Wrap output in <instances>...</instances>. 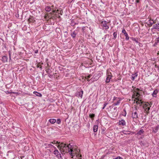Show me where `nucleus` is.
<instances>
[{
  "instance_id": "f03ea898",
  "label": "nucleus",
  "mask_w": 159,
  "mask_h": 159,
  "mask_svg": "<svg viewBox=\"0 0 159 159\" xmlns=\"http://www.w3.org/2000/svg\"><path fill=\"white\" fill-rule=\"evenodd\" d=\"M57 147L58 148H61L63 150V152H68V149L66 147V144L62 143L61 146L58 145L57 146Z\"/></svg>"
},
{
  "instance_id": "58836bf2",
  "label": "nucleus",
  "mask_w": 159,
  "mask_h": 159,
  "mask_svg": "<svg viewBox=\"0 0 159 159\" xmlns=\"http://www.w3.org/2000/svg\"><path fill=\"white\" fill-rule=\"evenodd\" d=\"M157 43H158L159 42V36L157 38Z\"/></svg>"
},
{
  "instance_id": "a18cd8bd",
  "label": "nucleus",
  "mask_w": 159,
  "mask_h": 159,
  "mask_svg": "<svg viewBox=\"0 0 159 159\" xmlns=\"http://www.w3.org/2000/svg\"><path fill=\"white\" fill-rule=\"evenodd\" d=\"M107 104H108V103H107V102H105L104 103V106H106Z\"/></svg>"
},
{
  "instance_id": "8fccbe9b",
  "label": "nucleus",
  "mask_w": 159,
  "mask_h": 159,
  "mask_svg": "<svg viewBox=\"0 0 159 159\" xmlns=\"http://www.w3.org/2000/svg\"><path fill=\"white\" fill-rule=\"evenodd\" d=\"M54 7V6L52 5V6H51V7H51V9H52Z\"/></svg>"
},
{
  "instance_id": "c756f323",
  "label": "nucleus",
  "mask_w": 159,
  "mask_h": 159,
  "mask_svg": "<svg viewBox=\"0 0 159 159\" xmlns=\"http://www.w3.org/2000/svg\"><path fill=\"white\" fill-rule=\"evenodd\" d=\"M61 120L60 119H58L57 120V121L56 120V123L58 124H61Z\"/></svg>"
},
{
  "instance_id": "13d9d810",
  "label": "nucleus",
  "mask_w": 159,
  "mask_h": 159,
  "mask_svg": "<svg viewBox=\"0 0 159 159\" xmlns=\"http://www.w3.org/2000/svg\"><path fill=\"white\" fill-rule=\"evenodd\" d=\"M9 58H10V59H11L10 55Z\"/></svg>"
},
{
  "instance_id": "20e7f679",
  "label": "nucleus",
  "mask_w": 159,
  "mask_h": 159,
  "mask_svg": "<svg viewBox=\"0 0 159 159\" xmlns=\"http://www.w3.org/2000/svg\"><path fill=\"white\" fill-rule=\"evenodd\" d=\"M108 22H107L106 21H102L101 22V26L103 29H105L106 30L108 29L109 28V26L107 25V24L108 23Z\"/></svg>"
},
{
  "instance_id": "4d7b16f0",
  "label": "nucleus",
  "mask_w": 159,
  "mask_h": 159,
  "mask_svg": "<svg viewBox=\"0 0 159 159\" xmlns=\"http://www.w3.org/2000/svg\"><path fill=\"white\" fill-rule=\"evenodd\" d=\"M58 18H61L60 16H58Z\"/></svg>"
},
{
  "instance_id": "412c9836",
  "label": "nucleus",
  "mask_w": 159,
  "mask_h": 159,
  "mask_svg": "<svg viewBox=\"0 0 159 159\" xmlns=\"http://www.w3.org/2000/svg\"><path fill=\"white\" fill-rule=\"evenodd\" d=\"M111 76H109L107 75V77L106 78V83H108L110 81L111 79Z\"/></svg>"
},
{
  "instance_id": "e2e57ef3",
  "label": "nucleus",
  "mask_w": 159,
  "mask_h": 159,
  "mask_svg": "<svg viewBox=\"0 0 159 159\" xmlns=\"http://www.w3.org/2000/svg\"><path fill=\"white\" fill-rule=\"evenodd\" d=\"M24 157V156H22V157Z\"/></svg>"
},
{
  "instance_id": "f704fd0d",
  "label": "nucleus",
  "mask_w": 159,
  "mask_h": 159,
  "mask_svg": "<svg viewBox=\"0 0 159 159\" xmlns=\"http://www.w3.org/2000/svg\"><path fill=\"white\" fill-rule=\"evenodd\" d=\"M107 75H108V76L109 75L110 76H111V77H112V74L111 72L107 73Z\"/></svg>"
},
{
  "instance_id": "1a4fd4ad",
  "label": "nucleus",
  "mask_w": 159,
  "mask_h": 159,
  "mask_svg": "<svg viewBox=\"0 0 159 159\" xmlns=\"http://www.w3.org/2000/svg\"><path fill=\"white\" fill-rule=\"evenodd\" d=\"M122 33H124L125 36V39L126 40H128L129 39V37L128 36V35L127 33H126L125 29H124L122 30Z\"/></svg>"
},
{
  "instance_id": "de8ad7c7",
  "label": "nucleus",
  "mask_w": 159,
  "mask_h": 159,
  "mask_svg": "<svg viewBox=\"0 0 159 159\" xmlns=\"http://www.w3.org/2000/svg\"><path fill=\"white\" fill-rule=\"evenodd\" d=\"M52 148H54V149H55V150L57 149L54 146H52Z\"/></svg>"
},
{
  "instance_id": "2f4dec72",
  "label": "nucleus",
  "mask_w": 159,
  "mask_h": 159,
  "mask_svg": "<svg viewBox=\"0 0 159 159\" xmlns=\"http://www.w3.org/2000/svg\"><path fill=\"white\" fill-rule=\"evenodd\" d=\"M135 77H136L135 76H134V75H132L131 77V79L132 80H134L135 79Z\"/></svg>"
},
{
  "instance_id": "7c9ffc66",
  "label": "nucleus",
  "mask_w": 159,
  "mask_h": 159,
  "mask_svg": "<svg viewBox=\"0 0 159 159\" xmlns=\"http://www.w3.org/2000/svg\"><path fill=\"white\" fill-rule=\"evenodd\" d=\"M50 143H51L53 144H59V143L58 142L56 141L55 140L53 141V142H51Z\"/></svg>"
},
{
  "instance_id": "b1692460",
  "label": "nucleus",
  "mask_w": 159,
  "mask_h": 159,
  "mask_svg": "<svg viewBox=\"0 0 159 159\" xmlns=\"http://www.w3.org/2000/svg\"><path fill=\"white\" fill-rule=\"evenodd\" d=\"M130 39H131L132 40L135 41L136 43H138V40L137 38L132 37L130 38Z\"/></svg>"
},
{
  "instance_id": "bf43d9fd",
  "label": "nucleus",
  "mask_w": 159,
  "mask_h": 159,
  "mask_svg": "<svg viewBox=\"0 0 159 159\" xmlns=\"http://www.w3.org/2000/svg\"><path fill=\"white\" fill-rule=\"evenodd\" d=\"M157 54L159 55V51L158 52Z\"/></svg>"
},
{
  "instance_id": "6e6d98bb",
  "label": "nucleus",
  "mask_w": 159,
  "mask_h": 159,
  "mask_svg": "<svg viewBox=\"0 0 159 159\" xmlns=\"http://www.w3.org/2000/svg\"><path fill=\"white\" fill-rule=\"evenodd\" d=\"M157 68H158V69H159V66H157Z\"/></svg>"
},
{
  "instance_id": "f8f14e48",
  "label": "nucleus",
  "mask_w": 159,
  "mask_h": 159,
  "mask_svg": "<svg viewBox=\"0 0 159 159\" xmlns=\"http://www.w3.org/2000/svg\"><path fill=\"white\" fill-rule=\"evenodd\" d=\"M156 29L157 30L159 31V23H157L153 26V27L152 29Z\"/></svg>"
},
{
  "instance_id": "a19ab883",
  "label": "nucleus",
  "mask_w": 159,
  "mask_h": 159,
  "mask_svg": "<svg viewBox=\"0 0 159 159\" xmlns=\"http://www.w3.org/2000/svg\"><path fill=\"white\" fill-rule=\"evenodd\" d=\"M133 75H134V76H135V77H136L137 76V73H135Z\"/></svg>"
},
{
  "instance_id": "6ab92c4d",
  "label": "nucleus",
  "mask_w": 159,
  "mask_h": 159,
  "mask_svg": "<svg viewBox=\"0 0 159 159\" xmlns=\"http://www.w3.org/2000/svg\"><path fill=\"white\" fill-rule=\"evenodd\" d=\"M35 94L36 96H38V97H42V94L39 92H38L36 91H34L33 92Z\"/></svg>"
},
{
  "instance_id": "9b49d317",
  "label": "nucleus",
  "mask_w": 159,
  "mask_h": 159,
  "mask_svg": "<svg viewBox=\"0 0 159 159\" xmlns=\"http://www.w3.org/2000/svg\"><path fill=\"white\" fill-rule=\"evenodd\" d=\"M132 117L133 119L138 118V113L136 111L133 112L132 114Z\"/></svg>"
},
{
  "instance_id": "9d476101",
  "label": "nucleus",
  "mask_w": 159,
  "mask_h": 159,
  "mask_svg": "<svg viewBox=\"0 0 159 159\" xmlns=\"http://www.w3.org/2000/svg\"><path fill=\"white\" fill-rule=\"evenodd\" d=\"M28 21L29 23H34L35 21V20L34 17L30 16L29 19H28Z\"/></svg>"
},
{
  "instance_id": "423d86ee",
  "label": "nucleus",
  "mask_w": 159,
  "mask_h": 159,
  "mask_svg": "<svg viewBox=\"0 0 159 159\" xmlns=\"http://www.w3.org/2000/svg\"><path fill=\"white\" fill-rule=\"evenodd\" d=\"M156 23V21L155 20H152L150 18L147 22V25L149 27H150L152 26L153 24H155Z\"/></svg>"
},
{
  "instance_id": "e433bc0d",
  "label": "nucleus",
  "mask_w": 159,
  "mask_h": 159,
  "mask_svg": "<svg viewBox=\"0 0 159 159\" xmlns=\"http://www.w3.org/2000/svg\"><path fill=\"white\" fill-rule=\"evenodd\" d=\"M37 67H38V68H39L41 70L42 69V67L41 66H39V65H37Z\"/></svg>"
},
{
  "instance_id": "052dcab7",
  "label": "nucleus",
  "mask_w": 159,
  "mask_h": 159,
  "mask_svg": "<svg viewBox=\"0 0 159 159\" xmlns=\"http://www.w3.org/2000/svg\"><path fill=\"white\" fill-rule=\"evenodd\" d=\"M65 33H67V32L66 31L65 32Z\"/></svg>"
},
{
  "instance_id": "7ed1b4c3",
  "label": "nucleus",
  "mask_w": 159,
  "mask_h": 159,
  "mask_svg": "<svg viewBox=\"0 0 159 159\" xmlns=\"http://www.w3.org/2000/svg\"><path fill=\"white\" fill-rule=\"evenodd\" d=\"M72 146L70 144H69L68 145L66 144V147L68 149V152L69 153V154L72 156L71 158H73V157L75 156V154L72 152H73V149L70 148Z\"/></svg>"
},
{
  "instance_id": "473e14b6",
  "label": "nucleus",
  "mask_w": 159,
  "mask_h": 159,
  "mask_svg": "<svg viewBox=\"0 0 159 159\" xmlns=\"http://www.w3.org/2000/svg\"><path fill=\"white\" fill-rule=\"evenodd\" d=\"M113 159H123L120 156H118V157H117L115 158H113Z\"/></svg>"
},
{
  "instance_id": "4be33fe9",
  "label": "nucleus",
  "mask_w": 159,
  "mask_h": 159,
  "mask_svg": "<svg viewBox=\"0 0 159 159\" xmlns=\"http://www.w3.org/2000/svg\"><path fill=\"white\" fill-rule=\"evenodd\" d=\"M158 93V91L157 90H155L153 93L152 94V96L154 97H157V94Z\"/></svg>"
},
{
  "instance_id": "cd10ccee",
  "label": "nucleus",
  "mask_w": 159,
  "mask_h": 159,
  "mask_svg": "<svg viewBox=\"0 0 159 159\" xmlns=\"http://www.w3.org/2000/svg\"><path fill=\"white\" fill-rule=\"evenodd\" d=\"M126 114V109L125 108H124L123 110V111L122 113V115L124 116H125Z\"/></svg>"
},
{
  "instance_id": "72a5a7b5",
  "label": "nucleus",
  "mask_w": 159,
  "mask_h": 159,
  "mask_svg": "<svg viewBox=\"0 0 159 159\" xmlns=\"http://www.w3.org/2000/svg\"><path fill=\"white\" fill-rule=\"evenodd\" d=\"M91 77V75H89L88 76H87V77L86 78V79L88 81H89V79Z\"/></svg>"
},
{
  "instance_id": "4468645a",
  "label": "nucleus",
  "mask_w": 159,
  "mask_h": 159,
  "mask_svg": "<svg viewBox=\"0 0 159 159\" xmlns=\"http://www.w3.org/2000/svg\"><path fill=\"white\" fill-rule=\"evenodd\" d=\"M43 146H45V148H52L53 145L51 144H48L47 143H45L43 144Z\"/></svg>"
},
{
  "instance_id": "603ef678",
  "label": "nucleus",
  "mask_w": 159,
  "mask_h": 159,
  "mask_svg": "<svg viewBox=\"0 0 159 159\" xmlns=\"http://www.w3.org/2000/svg\"><path fill=\"white\" fill-rule=\"evenodd\" d=\"M157 41L154 44V46H155L156 44H157Z\"/></svg>"
},
{
  "instance_id": "aec40b11",
  "label": "nucleus",
  "mask_w": 159,
  "mask_h": 159,
  "mask_svg": "<svg viewBox=\"0 0 159 159\" xmlns=\"http://www.w3.org/2000/svg\"><path fill=\"white\" fill-rule=\"evenodd\" d=\"M98 129V126L97 125H94L93 126V129L94 132H96Z\"/></svg>"
},
{
  "instance_id": "0eeeda50",
  "label": "nucleus",
  "mask_w": 159,
  "mask_h": 159,
  "mask_svg": "<svg viewBox=\"0 0 159 159\" xmlns=\"http://www.w3.org/2000/svg\"><path fill=\"white\" fill-rule=\"evenodd\" d=\"M54 154L58 158H60L61 157V154L60 153L57 149L55 150L54 152Z\"/></svg>"
},
{
  "instance_id": "ddd939ff",
  "label": "nucleus",
  "mask_w": 159,
  "mask_h": 159,
  "mask_svg": "<svg viewBox=\"0 0 159 159\" xmlns=\"http://www.w3.org/2000/svg\"><path fill=\"white\" fill-rule=\"evenodd\" d=\"M159 129V125H157L156 126H155L154 129L152 130V132L154 133H156L158 131Z\"/></svg>"
},
{
  "instance_id": "09e8293b",
  "label": "nucleus",
  "mask_w": 159,
  "mask_h": 159,
  "mask_svg": "<svg viewBox=\"0 0 159 159\" xmlns=\"http://www.w3.org/2000/svg\"><path fill=\"white\" fill-rule=\"evenodd\" d=\"M105 106H104V105H103V107L102 108V109H103L105 108Z\"/></svg>"
},
{
  "instance_id": "ea45409f",
  "label": "nucleus",
  "mask_w": 159,
  "mask_h": 159,
  "mask_svg": "<svg viewBox=\"0 0 159 159\" xmlns=\"http://www.w3.org/2000/svg\"><path fill=\"white\" fill-rule=\"evenodd\" d=\"M34 52L35 53H37L38 52V50L37 49H36L34 51Z\"/></svg>"
},
{
  "instance_id": "c85d7f7f",
  "label": "nucleus",
  "mask_w": 159,
  "mask_h": 159,
  "mask_svg": "<svg viewBox=\"0 0 159 159\" xmlns=\"http://www.w3.org/2000/svg\"><path fill=\"white\" fill-rule=\"evenodd\" d=\"M107 37L108 38H109V35L108 34H106L104 36V38H102V39L104 41H105L106 40V38Z\"/></svg>"
},
{
  "instance_id": "864d4df0",
  "label": "nucleus",
  "mask_w": 159,
  "mask_h": 159,
  "mask_svg": "<svg viewBox=\"0 0 159 159\" xmlns=\"http://www.w3.org/2000/svg\"><path fill=\"white\" fill-rule=\"evenodd\" d=\"M64 36H65V37H67V35L64 34Z\"/></svg>"
},
{
  "instance_id": "bb28decb",
  "label": "nucleus",
  "mask_w": 159,
  "mask_h": 159,
  "mask_svg": "<svg viewBox=\"0 0 159 159\" xmlns=\"http://www.w3.org/2000/svg\"><path fill=\"white\" fill-rule=\"evenodd\" d=\"M113 39H115L117 37V34L116 32H115L113 34Z\"/></svg>"
},
{
  "instance_id": "6e6552de",
  "label": "nucleus",
  "mask_w": 159,
  "mask_h": 159,
  "mask_svg": "<svg viewBox=\"0 0 159 159\" xmlns=\"http://www.w3.org/2000/svg\"><path fill=\"white\" fill-rule=\"evenodd\" d=\"M77 33L78 32L76 30L74 31L73 32L71 31L70 35L73 39H74L75 38Z\"/></svg>"
},
{
  "instance_id": "dca6fc26",
  "label": "nucleus",
  "mask_w": 159,
  "mask_h": 159,
  "mask_svg": "<svg viewBox=\"0 0 159 159\" xmlns=\"http://www.w3.org/2000/svg\"><path fill=\"white\" fill-rule=\"evenodd\" d=\"M126 124V122L125 120L123 119L119 120V125H121L123 126L125 125Z\"/></svg>"
},
{
  "instance_id": "4c0bfd02",
  "label": "nucleus",
  "mask_w": 159,
  "mask_h": 159,
  "mask_svg": "<svg viewBox=\"0 0 159 159\" xmlns=\"http://www.w3.org/2000/svg\"><path fill=\"white\" fill-rule=\"evenodd\" d=\"M77 157H78V158H79V157H80V159L81 158V157H82V156L81 155H80V154H78V155H77Z\"/></svg>"
},
{
  "instance_id": "5fc2aeb1",
  "label": "nucleus",
  "mask_w": 159,
  "mask_h": 159,
  "mask_svg": "<svg viewBox=\"0 0 159 159\" xmlns=\"http://www.w3.org/2000/svg\"><path fill=\"white\" fill-rule=\"evenodd\" d=\"M19 14H18V15L16 16V17H19Z\"/></svg>"
},
{
  "instance_id": "0e129e2a",
  "label": "nucleus",
  "mask_w": 159,
  "mask_h": 159,
  "mask_svg": "<svg viewBox=\"0 0 159 159\" xmlns=\"http://www.w3.org/2000/svg\"><path fill=\"white\" fill-rule=\"evenodd\" d=\"M21 159H22V158H21Z\"/></svg>"
},
{
  "instance_id": "a211bd4d",
  "label": "nucleus",
  "mask_w": 159,
  "mask_h": 159,
  "mask_svg": "<svg viewBox=\"0 0 159 159\" xmlns=\"http://www.w3.org/2000/svg\"><path fill=\"white\" fill-rule=\"evenodd\" d=\"M144 133V131L143 129H141L139 131H138L137 133V134L141 135L142 134H143Z\"/></svg>"
},
{
  "instance_id": "2eb2a0df",
  "label": "nucleus",
  "mask_w": 159,
  "mask_h": 159,
  "mask_svg": "<svg viewBox=\"0 0 159 159\" xmlns=\"http://www.w3.org/2000/svg\"><path fill=\"white\" fill-rule=\"evenodd\" d=\"M8 60V57L7 56H4L2 58V60L3 62H7Z\"/></svg>"
},
{
  "instance_id": "37998d69",
  "label": "nucleus",
  "mask_w": 159,
  "mask_h": 159,
  "mask_svg": "<svg viewBox=\"0 0 159 159\" xmlns=\"http://www.w3.org/2000/svg\"><path fill=\"white\" fill-rule=\"evenodd\" d=\"M52 12H53V13H55V11H55V10L54 9H52Z\"/></svg>"
},
{
  "instance_id": "3c124183",
  "label": "nucleus",
  "mask_w": 159,
  "mask_h": 159,
  "mask_svg": "<svg viewBox=\"0 0 159 159\" xmlns=\"http://www.w3.org/2000/svg\"><path fill=\"white\" fill-rule=\"evenodd\" d=\"M116 109H117V107H115L114 108V110H116Z\"/></svg>"
},
{
  "instance_id": "f257e3e1",
  "label": "nucleus",
  "mask_w": 159,
  "mask_h": 159,
  "mask_svg": "<svg viewBox=\"0 0 159 159\" xmlns=\"http://www.w3.org/2000/svg\"><path fill=\"white\" fill-rule=\"evenodd\" d=\"M150 107H151V104L148 102H146L143 105V108L147 114L149 113V110L150 109Z\"/></svg>"
},
{
  "instance_id": "f3484780",
  "label": "nucleus",
  "mask_w": 159,
  "mask_h": 159,
  "mask_svg": "<svg viewBox=\"0 0 159 159\" xmlns=\"http://www.w3.org/2000/svg\"><path fill=\"white\" fill-rule=\"evenodd\" d=\"M49 122L52 124H53L56 122V120L54 119H51L49 120Z\"/></svg>"
},
{
  "instance_id": "680f3d73",
  "label": "nucleus",
  "mask_w": 159,
  "mask_h": 159,
  "mask_svg": "<svg viewBox=\"0 0 159 159\" xmlns=\"http://www.w3.org/2000/svg\"><path fill=\"white\" fill-rule=\"evenodd\" d=\"M60 15H62V14H61V13H60Z\"/></svg>"
},
{
  "instance_id": "393cba45",
  "label": "nucleus",
  "mask_w": 159,
  "mask_h": 159,
  "mask_svg": "<svg viewBox=\"0 0 159 159\" xmlns=\"http://www.w3.org/2000/svg\"><path fill=\"white\" fill-rule=\"evenodd\" d=\"M121 100V99H120L118 100L117 101V102H116L114 103L112 105L113 106H116L117 105H118L120 104V101Z\"/></svg>"
},
{
  "instance_id": "5701e85b",
  "label": "nucleus",
  "mask_w": 159,
  "mask_h": 159,
  "mask_svg": "<svg viewBox=\"0 0 159 159\" xmlns=\"http://www.w3.org/2000/svg\"><path fill=\"white\" fill-rule=\"evenodd\" d=\"M45 10L47 12H49L51 10V7L50 6H47L45 7Z\"/></svg>"
},
{
  "instance_id": "a878e982",
  "label": "nucleus",
  "mask_w": 159,
  "mask_h": 159,
  "mask_svg": "<svg viewBox=\"0 0 159 159\" xmlns=\"http://www.w3.org/2000/svg\"><path fill=\"white\" fill-rule=\"evenodd\" d=\"M95 116V115L94 114H90L89 116V117L92 119H94Z\"/></svg>"
},
{
  "instance_id": "c03bdc74",
  "label": "nucleus",
  "mask_w": 159,
  "mask_h": 159,
  "mask_svg": "<svg viewBox=\"0 0 159 159\" xmlns=\"http://www.w3.org/2000/svg\"><path fill=\"white\" fill-rule=\"evenodd\" d=\"M6 93H7H7H8V94H10L11 93H10V92H9V91H6Z\"/></svg>"
},
{
  "instance_id": "c9c22d12",
  "label": "nucleus",
  "mask_w": 159,
  "mask_h": 159,
  "mask_svg": "<svg viewBox=\"0 0 159 159\" xmlns=\"http://www.w3.org/2000/svg\"><path fill=\"white\" fill-rule=\"evenodd\" d=\"M120 99V98H117L115 97H113V101H114V100H116V99H117V100L118 99Z\"/></svg>"
},
{
  "instance_id": "39448f33",
  "label": "nucleus",
  "mask_w": 159,
  "mask_h": 159,
  "mask_svg": "<svg viewBox=\"0 0 159 159\" xmlns=\"http://www.w3.org/2000/svg\"><path fill=\"white\" fill-rule=\"evenodd\" d=\"M83 93V91L81 89L79 91H77L75 95L78 98H82Z\"/></svg>"
},
{
  "instance_id": "49530a36",
  "label": "nucleus",
  "mask_w": 159,
  "mask_h": 159,
  "mask_svg": "<svg viewBox=\"0 0 159 159\" xmlns=\"http://www.w3.org/2000/svg\"><path fill=\"white\" fill-rule=\"evenodd\" d=\"M6 48V46L5 44H3V48Z\"/></svg>"
},
{
  "instance_id": "79ce46f5",
  "label": "nucleus",
  "mask_w": 159,
  "mask_h": 159,
  "mask_svg": "<svg viewBox=\"0 0 159 159\" xmlns=\"http://www.w3.org/2000/svg\"><path fill=\"white\" fill-rule=\"evenodd\" d=\"M136 3H139V0H136Z\"/></svg>"
}]
</instances>
